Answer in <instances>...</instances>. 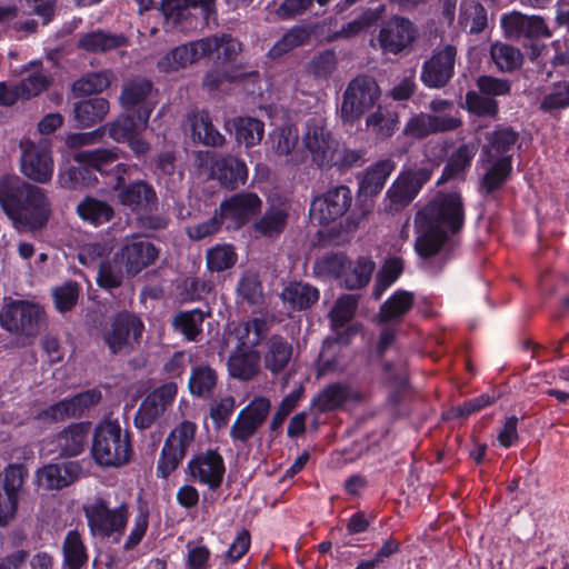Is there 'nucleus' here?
<instances>
[{"label": "nucleus", "mask_w": 569, "mask_h": 569, "mask_svg": "<svg viewBox=\"0 0 569 569\" xmlns=\"http://www.w3.org/2000/svg\"><path fill=\"white\" fill-rule=\"evenodd\" d=\"M463 222L461 196L458 192L439 193L416 214V252L425 260L436 257L449 240V234L459 232Z\"/></svg>", "instance_id": "1"}, {"label": "nucleus", "mask_w": 569, "mask_h": 569, "mask_svg": "<svg viewBox=\"0 0 569 569\" xmlns=\"http://www.w3.org/2000/svg\"><path fill=\"white\" fill-rule=\"evenodd\" d=\"M0 207L19 232L42 230L51 213L44 190L18 176L0 179Z\"/></svg>", "instance_id": "2"}, {"label": "nucleus", "mask_w": 569, "mask_h": 569, "mask_svg": "<svg viewBox=\"0 0 569 569\" xmlns=\"http://www.w3.org/2000/svg\"><path fill=\"white\" fill-rule=\"evenodd\" d=\"M91 453L94 461L104 467H120L129 462L132 446L128 431L118 420L100 421L92 435Z\"/></svg>", "instance_id": "3"}, {"label": "nucleus", "mask_w": 569, "mask_h": 569, "mask_svg": "<svg viewBox=\"0 0 569 569\" xmlns=\"http://www.w3.org/2000/svg\"><path fill=\"white\" fill-rule=\"evenodd\" d=\"M73 159L80 166L61 170L58 176L60 186L66 189L91 186L97 180L94 171L111 173L113 163L119 160V153L117 149L82 150L76 152Z\"/></svg>", "instance_id": "4"}, {"label": "nucleus", "mask_w": 569, "mask_h": 569, "mask_svg": "<svg viewBox=\"0 0 569 569\" xmlns=\"http://www.w3.org/2000/svg\"><path fill=\"white\" fill-rule=\"evenodd\" d=\"M83 510L88 526L93 536L101 538L112 537L114 542L120 541V538L124 533L130 513L127 502L111 507L109 500L97 497L90 503L86 505Z\"/></svg>", "instance_id": "5"}, {"label": "nucleus", "mask_w": 569, "mask_h": 569, "mask_svg": "<svg viewBox=\"0 0 569 569\" xmlns=\"http://www.w3.org/2000/svg\"><path fill=\"white\" fill-rule=\"evenodd\" d=\"M144 331L142 320L129 311H120L110 318L102 333L111 355L127 356L137 350Z\"/></svg>", "instance_id": "6"}, {"label": "nucleus", "mask_w": 569, "mask_h": 569, "mask_svg": "<svg viewBox=\"0 0 569 569\" xmlns=\"http://www.w3.org/2000/svg\"><path fill=\"white\" fill-rule=\"evenodd\" d=\"M0 323L6 330L16 335L34 337L46 323V312L36 302L12 300L2 307Z\"/></svg>", "instance_id": "7"}, {"label": "nucleus", "mask_w": 569, "mask_h": 569, "mask_svg": "<svg viewBox=\"0 0 569 569\" xmlns=\"http://www.w3.org/2000/svg\"><path fill=\"white\" fill-rule=\"evenodd\" d=\"M20 149L21 172L34 182H49L52 178L54 168L50 139L40 138L38 141L29 139L21 140Z\"/></svg>", "instance_id": "8"}, {"label": "nucleus", "mask_w": 569, "mask_h": 569, "mask_svg": "<svg viewBox=\"0 0 569 569\" xmlns=\"http://www.w3.org/2000/svg\"><path fill=\"white\" fill-rule=\"evenodd\" d=\"M380 98V89L372 77L359 76L347 86L340 109L345 122H355Z\"/></svg>", "instance_id": "9"}, {"label": "nucleus", "mask_w": 569, "mask_h": 569, "mask_svg": "<svg viewBox=\"0 0 569 569\" xmlns=\"http://www.w3.org/2000/svg\"><path fill=\"white\" fill-rule=\"evenodd\" d=\"M197 425L184 420L179 423L168 436L161 450L157 466V475L168 478L186 457L194 441Z\"/></svg>", "instance_id": "10"}, {"label": "nucleus", "mask_w": 569, "mask_h": 569, "mask_svg": "<svg viewBox=\"0 0 569 569\" xmlns=\"http://www.w3.org/2000/svg\"><path fill=\"white\" fill-rule=\"evenodd\" d=\"M129 167L124 163H116L111 173L116 178L114 190H119L118 199L124 207L132 211L151 210L158 204V197L152 186L143 180H138L123 186L124 177L128 174Z\"/></svg>", "instance_id": "11"}, {"label": "nucleus", "mask_w": 569, "mask_h": 569, "mask_svg": "<svg viewBox=\"0 0 569 569\" xmlns=\"http://www.w3.org/2000/svg\"><path fill=\"white\" fill-rule=\"evenodd\" d=\"M196 162L199 168L207 167L210 163L211 177L227 189H236L247 181V166L236 157L217 158L213 152L199 151L196 154Z\"/></svg>", "instance_id": "12"}, {"label": "nucleus", "mask_w": 569, "mask_h": 569, "mask_svg": "<svg viewBox=\"0 0 569 569\" xmlns=\"http://www.w3.org/2000/svg\"><path fill=\"white\" fill-rule=\"evenodd\" d=\"M500 24L505 36L511 40H523L533 43L535 41L552 36L542 17L537 14L528 16L517 10L503 13L500 19Z\"/></svg>", "instance_id": "13"}, {"label": "nucleus", "mask_w": 569, "mask_h": 569, "mask_svg": "<svg viewBox=\"0 0 569 569\" xmlns=\"http://www.w3.org/2000/svg\"><path fill=\"white\" fill-rule=\"evenodd\" d=\"M302 142L316 166L320 168L332 166L338 142L323 120L316 118L308 120Z\"/></svg>", "instance_id": "14"}, {"label": "nucleus", "mask_w": 569, "mask_h": 569, "mask_svg": "<svg viewBox=\"0 0 569 569\" xmlns=\"http://www.w3.org/2000/svg\"><path fill=\"white\" fill-rule=\"evenodd\" d=\"M352 202L351 190L346 186L329 189L316 197L310 204V219L313 223L326 226L341 218Z\"/></svg>", "instance_id": "15"}, {"label": "nucleus", "mask_w": 569, "mask_h": 569, "mask_svg": "<svg viewBox=\"0 0 569 569\" xmlns=\"http://www.w3.org/2000/svg\"><path fill=\"white\" fill-rule=\"evenodd\" d=\"M262 201L253 192H239L223 200L219 212L227 229L238 230L248 223L260 210Z\"/></svg>", "instance_id": "16"}, {"label": "nucleus", "mask_w": 569, "mask_h": 569, "mask_svg": "<svg viewBox=\"0 0 569 569\" xmlns=\"http://www.w3.org/2000/svg\"><path fill=\"white\" fill-rule=\"evenodd\" d=\"M178 387L167 382L150 392L140 403L133 419L136 428L143 430L154 425L173 402Z\"/></svg>", "instance_id": "17"}, {"label": "nucleus", "mask_w": 569, "mask_h": 569, "mask_svg": "<svg viewBox=\"0 0 569 569\" xmlns=\"http://www.w3.org/2000/svg\"><path fill=\"white\" fill-rule=\"evenodd\" d=\"M271 409V402L264 397L254 398L238 413L230 429L233 441L247 442L264 423Z\"/></svg>", "instance_id": "18"}, {"label": "nucleus", "mask_w": 569, "mask_h": 569, "mask_svg": "<svg viewBox=\"0 0 569 569\" xmlns=\"http://www.w3.org/2000/svg\"><path fill=\"white\" fill-rule=\"evenodd\" d=\"M431 178V170L420 168L401 173L387 191L389 209L399 211L408 206Z\"/></svg>", "instance_id": "19"}, {"label": "nucleus", "mask_w": 569, "mask_h": 569, "mask_svg": "<svg viewBox=\"0 0 569 569\" xmlns=\"http://www.w3.org/2000/svg\"><path fill=\"white\" fill-rule=\"evenodd\" d=\"M457 49L451 44L445 46L428 59L421 69L420 79L428 88H443L452 78Z\"/></svg>", "instance_id": "20"}, {"label": "nucleus", "mask_w": 569, "mask_h": 569, "mask_svg": "<svg viewBox=\"0 0 569 569\" xmlns=\"http://www.w3.org/2000/svg\"><path fill=\"white\" fill-rule=\"evenodd\" d=\"M416 36L417 29L409 19L393 16L382 24L378 42L385 52L397 54L409 47Z\"/></svg>", "instance_id": "21"}, {"label": "nucleus", "mask_w": 569, "mask_h": 569, "mask_svg": "<svg viewBox=\"0 0 569 569\" xmlns=\"http://www.w3.org/2000/svg\"><path fill=\"white\" fill-rule=\"evenodd\" d=\"M152 91L153 86L147 79H133L122 87L120 102L127 111H132L140 117V124H148L153 110Z\"/></svg>", "instance_id": "22"}, {"label": "nucleus", "mask_w": 569, "mask_h": 569, "mask_svg": "<svg viewBox=\"0 0 569 569\" xmlns=\"http://www.w3.org/2000/svg\"><path fill=\"white\" fill-rule=\"evenodd\" d=\"M190 477L209 489H218L226 472L223 458L216 450H207L188 462Z\"/></svg>", "instance_id": "23"}, {"label": "nucleus", "mask_w": 569, "mask_h": 569, "mask_svg": "<svg viewBox=\"0 0 569 569\" xmlns=\"http://www.w3.org/2000/svg\"><path fill=\"white\" fill-rule=\"evenodd\" d=\"M101 398L102 395L98 389H89L50 406L43 411V416L51 420L78 418L84 415L90 408L98 405Z\"/></svg>", "instance_id": "24"}, {"label": "nucleus", "mask_w": 569, "mask_h": 569, "mask_svg": "<svg viewBox=\"0 0 569 569\" xmlns=\"http://www.w3.org/2000/svg\"><path fill=\"white\" fill-rule=\"evenodd\" d=\"M118 256L123 262L127 273L136 276L153 263L158 257V250L149 241L132 239L123 243Z\"/></svg>", "instance_id": "25"}, {"label": "nucleus", "mask_w": 569, "mask_h": 569, "mask_svg": "<svg viewBox=\"0 0 569 569\" xmlns=\"http://www.w3.org/2000/svg\"><path fill=\"white\" fill-rule=\"evenodd\" d=\"M272 321V317L259 315L239 322L231 332V336L237 341L236 346L242 349L256 350V347L267 338Z\"/></svg>", "instance_id": "26"}, {"label": "nucleus", "mask_w": 569, "mask_h": 569, "mask_svg": "<svg viewBox=\"0 0 569 569\" xmlns=\"http://www.w3.org/2000/svg\"><path fill=\"white\" fill-rule=\"evenodd\" d=\"M81 471L77 461L51 463L37 471V482L48 490L62 489L78 480Z\"/></svg>", "instance_id": "27"}, {"label": "nucleus", "mask_w": 569, "mask_h": 569, "mask_svg": "<svg viewBox=\"0 0 569 569\" xmlns=\"http://www.w3.org/2000/svg\"><path fill=\"white\" fill-rule=\"evenodd\" d=\"M206 42L196 40L176 47L158 61V69L161 72H173L188 67L194 61L204 57Z\"/></svg>", "instance_id": "28"}, {"label": "nucleus", "mask_w": 569, "mask_h": 569, "mask_svg": "<svg viewBox=\"0 0 569 569\" xmlns=\"http://www.w3.org/2000/svg\"><path fill=\"white\" fill-rule=\"evenodd\" d=\"M519 134L512 128L498 126L493 131L486 133V143L482 152L487 161H497L503 157H511Z\"/></svg>", "instance_id": "29"}, {"label": "nucleus", "mask_w": 569, "mask_h": 569, "mask_svg": "<svg viewBox=\"0 0 569 569\" xmlns=\"http://www.w3.org/2000/svg\"><path fill=\"white\" fill-rule=\"evenodd\" d=\"M90 422L71 423L56 437V448L59 456L76 457L88 445L90 436Z\"/></svg>", "instance_id": "30"}, {"label": "nucleus", "mask_w": 569, "mask_h": 569, "mask_svg": "<svg viewBox=\"0 0 569 569\" xmlns=\"http://www.w3.org/2000/svg\"><path fill=\"white\" fill-rule=\"evenodd\" d=\"M478 148L479 143L477 141L466 142L456 148L448 157L438 183L463 178L471 167Z\"/></svg>", "instance_id": "31"}, {"label": "nucleus", "mask_w": 569, "mask_h": 569, "mask_svg": "<svg viewBox=\"0 0 569 569\" xmlns=\"http://www.w3.org/2000/svg\"><path fill=\"white\" fill-rule=\"evenodd\" d=\"M219 385L218 371L208 363H197L191 367L188 379V390L191 396L200 399H211Z\"/></svg>", "instance_id": "32"}, {"label": "nucleus", "mask_w": 569, "mask_h": 569, "mask_svg": "<svg viewBox=\"0 0 569 569\" xmlns=\"http://www.w3.org/2000/svg\"><path fill=\"white\" fill-rule=\"evenodd\" d=\"M355 335L351 328L338 332L337 337L332 340L327 339L323 341L319 358H318V372L319 375H327L342 368L340 357L341 347L347 346L350 337Z\"/></svg>", "instance_id": "33"}, {"label": "nucleus", "mask_w": 569, "mask_h": 569, "mask_svg": "<svg viewBox=\"0 0 569 569\" xmlns=\"http://www.w3.org/2000/svg\"><path fill=\"white\" fill-rule=\"evenodd\" d=\"M292 346L282 336L273 335L266 342L263 363L267 370L272 375H278L284 370L292 357Z\"/></svg>", "instance_id": "34"}, {"label": "nucleus", "mask_w": 569, "mask_h": 569, "mask_svg": "<svg viewBox=\"0 0 569 569\" xmlns=\"http://www.w3.org/2000/svg\"><path fill=\"white\" fill-rule=\"evenodd\" d=\"M320 297L319 290L301 281H293L286 286L280 295L284 306L291 310H306L318 302Z\"/></svg>", "instance_id": "35"}, {"label": "nucleus", "mask_w": 569, "mask_h": 569, "mask_svg": "<svg viewBox=\"0 0 569 569\" xmlns=\"http://www.w3.org/2000/svg\"><path fill=\"white\" fill-rule=\"evenodd\" d=\"M395 169L396 163L391 159L379 160L367 168L360 179V193L366 197H373L380 193Z\"/></svg>", "instance_id": "36"}, {"label": "nucleus", "mask_w": 569, "mask_h": 569, "mask_svg": "<svg viewBox=\"0 0 569 569\" xmlns=\"http://www.w3.org/2000/svg\"><path fill=\"white\" fill-rule=\"evenodd\" d=\"M289 208L286 204H271L253 223L256 232L263 237L273 238L281 234L288 223Z\"/></svg>", "instance_id": "37"}, {"label": "nucleus", "mask_w": 569, "mask_h": 569, "mask_svg": "<svg viewBox=\"0 0 569 569\" xmlns=\"http://www.w3.org/2000/svg\"><path fill=\"white\" fill-rule=\"evenodd\" d=\"M260 355L257 350L237 347L228 360V369L231 377L250 380L259 372Z\"/></svg>", "instance_id": "38"}, {"label": "nucleus", "mask_w": 569, "mask_h": 569, "mask_svg": "<svg viewBox=\"0 0 569 569\" xmlns=\"http://www.w3.org/2000/svg\"><path fill=\"white\" fill-rule=\"evenodd\" d=\"M191 138L208 147H221L226 139L212 124L211 118L206 111H198L189 116Z\"/></svg>", "instance_id": "39"}, {"label": "nucleus", "mask_w": 569, "mask_h": 569, "mask_svg": "<svg viewBox=\"0 0 569 569\" xmlns=\"http://www.w3.org/2000/svg\"><path fill=\"white\" fill-rule=\"evenodd\" d=\"M415 296L410 291L397 290L380 307L378 318L380 323L399 322L412 308Z\"/></svg>", "instance_id": "40"}, {"label": "nucleus", "mask_w": 569, "mask_h": 569, "mask_svg": "<svg viewBox=\"0 0 569 569\" xmlns=\"http://www.w3.org/2000/svg\"><path fill=\"white\" fill-rule=\"evenodd\" d=\"M109 101L101 97L79 101L73 107L74 119L80 127H91L108 114Z\"/></svg>", "instance_id": "41"}, {"label": "nucleus", "mask_w": 569, "mask_h": 569, "mask_svg": "<svg viewBox=\"0 0 569 569\" xmlns=\"http://www.w3.org/2000/svg\"><path fill=\"white\" fill-rule=\"evenodd\" d=\"M299 134L293 127H281L272 134V149L280 156L289 157L288 162L291 164H300L305 161L301 152L296 151Z\"/></svg>", "instance_id": "42"}, {"label": "nucleus", "mask_w": 569, "mask_h": 569, "mask_svg": "<svg viewBox=\"0 0 569 569\" xmlns=\"http://www.w3.org/2000/svg\"><path fill=\"white\" fill-rule=\"evenodd\" d=\"M491 166L485 173L479 190L486 196H493L499 190L512 170L511 157H503L497 161H488Z\"/></svg>", "instance_id": "43"}, {"label": "nucleus", "mask_w": 569, "mask_h": 569, "mask_svg": "<svg viewBox=\"0 0 569 569\" xmlns=\"http://www.w3.org/2000/svg\"><path fill=\"white\" fill-rule=\"evenodd\" d=\"M200 41L208 44L204 47V57L216 52L217 58L222 61H233L242 49L241 43L228 33L202 38Z\"/></svg>", "instance_id": "44"}, {"label": "nucleus", "mask_w": 569, "mask_h": 569, "mask_svg": "<svg viewBox=\"0 0 569 569\" xmlns=\"http://www.w3.org/2000/svg\"><path fill=\"white\" fill-rule=\"evenodd\" d=\"M80 47L89 52L100 53L121 48L127 44L122 34L109 33L102 30L87 33L80 39Z\"/></svg>", "instance_id": "45"}, {"label": "nucleus", "mask_w": 569, "mask_h": 569, "mask_svg": "<svg viewBox=\"0 0 569 569\" xmlns=\"http://www.w3.org/2000/svg\"><path fill=\"white\" fill-rule=\"evenodd\" d=\"M458 22L460 27L469 28V33L478 34L487 27V10L476 0L463 1L460 6Z\"/></svg>", "instance_id": "46"}, {"label": "nucleus", "mask_w": 569, "mask_h": 569, "mask_svg": "<svg viewBox=\"0 0 569 569\" xmlns=\"http://www.w3.org/2000/svg\"><path fill=\"white\" fill-rule=\"evenodd\" d=\"M490 57L495 66L502 72H512L523 62L521 51L508 43L495 42L490 47Z\"/></svg>", "instance_id": "47"}, {"label": "nucleus", "mask_w": 569, "mask_h": 569, "mask_svg": "<svg viewBox=\"0 0 569 569\" xmlns=\"http://www.w3.org/2000/svg\"><path fill=\"white\" fill-rule=\"evenodd\" d=\"M119 258L118 253H116L97 268L96 280L100 288L111 291L122 284L124 279L123 262Z\"/></svg>", "instance_id": "48"}, {"label": "nucleus", "mask_w": 569, "mask_h": 569, "mask_svg": "<svg viewBox=\"0 0 569 569\" xmlns=\"http://www.w3.org/2000/svg\"><path fill=\"white\" fill-rule=\"evenodd\" d=\"M77 212L81 219L89 221L94 226L103 224L110 221L113 217V209L106 201L94 198H86L78 207Z\"/></svg>", "instance_id": "49"}, {"label": "nucleus", "mask_w": 569, "mask_h": 569, "mask_svg": "<svg viewBox=\"0 0 569 569\" xmlns=\"http://www.w3.org/2000/svg\"><path fill=\"white\" fill-rule=\"evenodd\" d=\"M113 243L111 240H100L82 246L78 252V260L87 267L98 268L111 258Z\"/></svg>", "instance_id": "50"}, {"label": "nucleus", "mask_w": 569, "mask_h": 569, "mask_svg": "<svg viewBox=\"0 0 569 569\" xmlns=\"http://www.w3.org/2000/svg\"><path fill=\"white\" fill-rule=\"evenodd\" d=\"M62 549L63 560L68 569H80L88 561L86 547L80 533L76 530L67 533Z\"/></svg>", "instance_id": "51"}, {"label": "nucleus", "mask_w": 569, "mask_h": 569, "mask_svg": "<svg viewBox=\"0 0 569 569\" xmlns=\"http://www.w3.org/2000/svg\"><path fill=\"white\" fill-rule=\"evenodd\" d=\"M237 293L251 306L261 305L263 301V287L258 272L246 270L238 283Z\"/></svg>", "instance_id": "52"}, {"label": "nucleus", "mask_w": 569, "mask_h": 569, "mask_svg": "<svg viewBox=\"0 0 569 569\" xmlns=\"http://www.w3.org/2000/svg\"><path fill=\"white\" fill-rule=\"evenodd\" d=\"M375 262L366 257H360L351 267L347 268L343 283L347 289L355 290L367 286L375 270Z\"/></svg>", "instance_id": "53"}, {"label": "nucleus", "mask_w": 569, "mask_h": 569, "mask_svg": "<svg viewBox=\"0 0 569 569\" xmlns=\"http://www.w3.org/2000/svg\"><path fill=\"white\" fill-rule=\"evenodd\" d=\"M148 124H140V117L137 114L121 116L116 121L108 123L110 138L117 142H127L136 133H141Z\"/></svg>", "instance_id": "54"}, {"label": "nucleus", "mask_w": 569, "mask_h": 569, "mask_svg": "<svg viewBox=\"0 0 569 569\" xmlns=\"http://www.w3.org/2000/svg\"><path fill=\"white\" fill-rule=\"evenodd\" d=\"M350 397V389L343 383H333L325 388L313 400L320 411H330L341 407Z\"/></svg>", "instance_id": "55"}, {"label": "nucleus", "mask_w": 569, "mask_h": 569, "mask_svg": "<svg viewBox=\"0 0 569 569\" xmlns=\"http://www.w3.org/2000/svg\"><path fill=\"white\" fill-rule=\"evenodd\" d=\"M398 122V114L382 107H378L377 111L369 114L366 119L367 127L382 138L392 136L397 129Z\"/></svg>", "instance_id": "56"}, {"label": "nucleus", "mask_w": 569, "mask_h": 569, "mask_svg": "<svg viewBox=\"0 0 569 569\" xmlns=\"http://www.w3.org/2000/svg\"><path fill=\"white\" fill-rule=\"evenodd\" d=\"M466 109L472 114L490 119H496L499 113L497 100L482 94L478 90L466 93Z\"/></svg>", "instance_id": "57"}, {"label": "nucleus", "mask_w": 569, "mask_h": 569, "mask_svg": "<svg viewBox=\"0 0 569 569\" xmlns=\"http://www.w3.org/2000/svg\"><path fill=\"white\" fill-rule=\"evenodd\" d=\"M309 37L310 34L306 28L293 27L270 48L268 56L271 59L280 58L292 49L306 43Z\"/></svg>", "instance_id": "58"}, {"label": "nucleus", "mask_w": 569, "mask_h": 569, "mask_svg": "<svg viewBox=\"0 0 569 569\" xmlns=\"http://www.w3.org/2000/svg\"><path fill=\"white\" fill-rule=\"evenodd\" d=\"M358 306V295L349 293L341 296L329 313L331 327L339 329L345 327L355 316Z\"/></svg>", "instance_id": "59"}, {"label": "nucleus", "mask_w": 569, "mask_h": 569, "mask_svg": "<svg viewBox=\"0 0 569 569\" xmlns=\"http://www.w3.org/2000/svg\"><path fill=\"white\" fill-rule=\"evenodd\" d=\"M111 73L109 71L91 72L77 80L72 90L77 96H90L106 90L110 86Z\"/></svg>", "instance_id": "60"}, {"label": "nucleus", "mask_w": 569, "mask_h": 569, "mask_svg": "<svg viewBox=\"0 0 569 569\" xmlns=\"http://www.w3.org/2000/svg\"><path fill=\"white\" fill-rule=\"evenodd\" d=\"M234 127L237 140L247 147L256 146L263 137L264 124L256 118H239Z\"/></svg>", "instance_id": "61"}, {"label": "nucleus", "mask_w": 569, "mask_h": 569, "mask_svg": "<svg viewBox=\"0 0 569 569\" xmlns=\"http://www.w3.org/2000/svg\"><path fill=\"white\" fill-rule=\"evenodd\" d=\"M207 267L211 272H222L237 262V253L230 244H217L207 252Z\"/></svg>", "instance_id": "62"}, {"label": "nucleus", "mask_w": 569, "mask_h": 569, "mask_svg": "<svg viewBox=\"0 0 569 569\" xmlns=\"http://www.w3.org/2000/svg\"><path fill=\"white\" fill-rule=\"evenodd\" d=\"M403 270L402 261L398 258L387 260L377 273L372 295L379 299L382 293L399 278Z\"/></svg>", "instance_id": "63"}, {"label": "nucleus", "mask_w": 569, "mask_h": 569, "mask_svg": "<svg viewBox=\"0 0 569 569\" xmlns=\"http://www.w3.org/2000/svg\"><path fill=\"white\" fill-rule=\"evenodd\" d=\"M203 322L202 312L192 310L178 313L173 319V327L181 332L188 340L194 341L201 333Z\"/></svg>", "instance_id": "64"}]
</instances>
